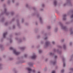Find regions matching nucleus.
<instances>
[{
  "label": "nucleus",
  "mask_w": 73,
  "mask_h": 73,
  "mask_svg": "<svg viewBox=\"0 0 73 73\" xmlns=\"http://www.w3.org/2000/svg\"><path fill=\"white\" fill-rule=\"evenodd\" d=\"M33 10H34L35 11L34 13H32L31 14V15L32 16H34L36 15L37 17L39 18V21L40 24H43V20L42 19V17L40 16V14L39 13L38 11L37 10H36V9L35 7H33Z\"/></svg>",
  "instance_id": "f257e3e1"
},
{
  "label": "nucleus",
  "mask_w": 73,
  "mask_h": 73,
  "mask_svg": "<svg viewBox=\"0 0 73 73\" xmlns=\"http://www.w3.org/2000/svg\"><path fill=\"white\" fill-rule=\"evenodd\" d=\"M7 9L6 8H5L4 9V12L0 14V17L1 16V15H4V14H5L7 16H8L9 15H10L11 16H13L14 15H15V12L13 11H11L10 12H7Z\"/></svg>",
  "instance_id": "f03ea898"
},
{
  "label": "nucleus",
  "mask_w": 73,
  "mask_h": 73,
  "mask_svg": "<svg viewBox=\"0 0 73 73\" xmlns=\"http://www.w3.org/2000/svg\"><path fill=\"white\" fill-rule=\"evenodd\" d=\"M67 1L64 3L63 5V7H66L67 5L68 6H70V7H73V4L72 3L70 0H66Z\"/></svg>",
  "instance_id": "7ed1b4c3"
},
{
  "label": "nucleus",
  "mask_w": 73,
  "mask_h": 73,
  "mask_svg": "<svg viewBox=\"0 0 73 73\" xmlns=\"http://www.w3.org/2000/svg\"><path fill=\"white\" fill-rule=\"evenodd\" d=\"M10 49L13 51V53L14 54H15V55H19V54H20V52H17L16 50L13 47H10Z\"/></svg>",
  "instance_id": "20e7f679"
},
{
  "label": "nucleus",
  "mask_w": 73,
  "mask_h": 73,
  "mask_svg": "<svg viewBox=\"0 0 73 73\" xmlns=\"http://www.w3.org/2000/svg\"><path fill=\"white\" fill-rule=\"evenodd\" d=\"M59 24L60 25L61 28L62 29L65 31H68V27H67L63 25L61 22H59Z\"/></svg>",
  "instance_id": "39448f33"
},
{
  "label": "nucleus",
  "mask_w": 73,
  "mask_h": 73,
  "mask_svg": "<svg viewBox=\"0 0 73 73\" xmlns=\"http://www.w3.org/2000/svg\"><path fill=\"white\" fill-rule=\"evenodd\" d=\"M50 44V42L49 40H47L46 41L45 44L44 46V48L45 49L47 48L48 46H49Z\"/></svg>",
  "instance_id": "423d86ee"
},
{
  "label": "nucleus",
  "mask_w": 73,
  "mask_h": 73,
  "mask_svg": "<svg viewBox=\"0 0 73 73\" xmlns=\"http://www.w3.org/2000/svg\"><path fill=\"white\" fill-rule=\"evenodd\" d=\"M31 58L32 60H36L37 58V56L34 53L31 57Z\"/></svg>",
  "instance_id": "0eeeda50"
},
{
  "label": "nucleus",
  "mask_w": 73,
  "mask_h": 73,
  "mask_svg": "<svg viewBox=\"0 0 73 73\" xmlns=\"http://www.w3.org/2000/svg\"><path fill=\"white\" fill-rule=\"evenodd\" d=\"M54 51L55 52H57L58 53V54H60L61 53H62V51H59V50L58 49H54Z\"/></svg>",
  "instance_id": "6e6552de"
},
{
  "label": "nucleus",
  "mask_w": 73,
  "mask_h": 73,
  "mask_svg": "<svg viewBox=\"0 0 73 73\" xmlns=\"http://www.w3.org/2000/svg\"><path fill=\"white\" fill-rule=\"evenodd\" d=\"M27 70L29 71V72H31V71H32V72L34 73H35V70H32V69H31V68H29V67H27Z\"/></svg>",
  "instance_id": "1a4fd4ad"
},
{
  "label": "nucleus",
  "mask_w": 73,
  "mask_h": 73,
  "mask_svg": "<svg viewBox=\"0 0 73 73\" xmlns=\"http://www.w3.org/2000/svg\"><path fill=\"white\" fill-rule=\"evenodd\" d=\"M16 22L17 26H18L19 28H20V19H16Z\"/></svg>",
  "instance_id": "9d476101"
},
{
  "label": "nucleus",
  "mask_w": 73,
  "mask_h": 73,
  "mask_svg": "<svg viewBox=\"0 0 73 73\" xmlns=\"http://www.w3.org/2000/svg\"><path fill=\"white\" fill-rule=\"evenodd\" d=\"M50 64H52L53 65H55L57 62L56 60H51L50 62Z\"/></svg>",
  "instance_id": "9b49d317"
},
{
  "label": "nucleus",
  "mask_w": 73,
  "mask_h": 73,
  "mask_svg": "<svg viewBox=\"0 0 73 73\" xmlns=\"http://www.w3.org/2000/svg\"><path fill=\"white\" fill-rule=\"evenodd\" d=\"M62 48L64 50H66V44H64L63 45Z\"/></svg>",
  "instance_id": "f8f14e48"
},
{
  "label": "nucleus",
  "mask_w": 73,
  "mask_h": 73,
  "mask_svg": "<svg viewBox=\"0 0 73 73\" xmlns=\"http://www.w3.org/2000/svg\"><path fill=\"white\" fill-rule=\"evenodd\" d=\"M53 4L54 6H56L57 5V1L54 0L53 1Z\"/></svg>",
  "instance_id": "ddd939ff"
},
{
  "label": "nucleus",
  "mask_w": 73,
  "mask_h": 73,
  "mask_svg": "<svg viewBox=\"0 0 73 73\" xmlns=\"http://www.w3.org/2000/svg\"><path fill=\"white\" fill-rule=\"evenodd\" d=\"M7 32H5L3 34V38H6V36L7 35Z\"/></svg>",
  "instance_id": "4468645a"
},
{
  "label": "nucleus",
  "mask_w": 73,
  "mask_h": 73,
  "mask_svg": "<svg viewBox=\"0 0 73 73\" xmlns=\"http://www.w3.org/2000/svg\"><path fill=\"white\" fill-rule=\"evenodd\" d=\"M63 62V67H65L66 65V64H65V58L63 57L62 58Z\"/></svg>",
  "instance_id": "2eb2a0df"
},
{
  "label": "nucleus",
  "mask_w": 73,
  "mask_h": 73,
  "mask_svg": "<svg viewBox=\"0 0 73 73\" xmlns=\"http://www.w3.org/2000/svg\"><path fill=\"white\" fill-rule=\"evenodd\" d=\"M66 16H67V15L66 14H64L63 15V17L62 18L63 20H66Z\"/></svg>",
  "instance_id": "dca6fc26"
},
{
  "label": "nucleus",
  "mask_w": 73,
  "mask_h": 73,
  "mask_svg": "<svg viewBox=\"0 0 73 73\" xmlns=\"http://www.w3.org/2000/svg\"><path fill=\"white\" fill-rule=\"evenodd\" d=\"M70 35H73V28H71L70 29Z\"/></svg>",
  "instance_id": "f3484780"
},
{
  "label": "nucleus",
  "mask_w": 73,
  "mask_h": 73,
  "mask_svg": "<svg viewBox=\"0 0 73 73\" xmlns=\"http://www.w3.org/2000/svg\"><path fill=\"white\" fill-rule=\"evenodd\" d=\"M16 20V17H14L12 19L11 21L9 22V23L10 24H11L12 22H13V21H15Z\"/></svg>",
  "instance_id": "a211bd4d"
},
{
  "label": "nucleus",
  "mask_w": 73,
  "mask_h": 73,
  "mask_svg": "<svg viewBox=\"0 0 73 73\" xmlns=\"http://www.w3.org/2000/svg\"><path fill=\"white\" fill-rule=\"evenodd\" d=\"M26 48V47H25V46L19 47V49H21V50H24V49H25Z\"/></svg>",
  "instance_id": "6ab92c4d"
},
{
  "label": "nucleus",
  "mask_w": 73,
  "mask_h": 73,
  "mask_svg": "<svg viewBox=\"0 0 73 73\" xmlns=\"http://www.w3.org/2000/svg\"><path fill=\"white\" fill-rule=\"evenodd\" d=\"M25 19L24 18H22L21 19V24H24Z\"/></svg>",
  "instance_id": "aec40b11"
},
{
  "label": "nucleus",
  "mask_w": 73,
  "mask_h": 73,
  "mask_svg": "<svg viewBox=\"0 0 73 73\" xmlns=\"http://www.w3.org/2000/svg\"><path fill=\"white\" fill-rule=\"evenodd\" d=\"M12 37V35H10V38H9L10 43H11L12 42V38H11Z\"/></svg>",
  "instance_id": "412c9836"
},
{
  "label": "nucleus",
  "mask_w": 73,
  "mask_h": 73,
  "mask_svg": "<svg viewBox=\"0 0 73 73\" xmlns=\"http://www.w3.org/2000/svg\"><path fill=\"white\" fill-rule=\"evenodd\" d=\"M28 64L30 66H32L33 65V63L32 62H30L28 63Z\"/></svg>",
  "instance_id": "4be33fe9"
},
{
  "label": "nucleus",
  "mask_w": 73,
  "mask_h": 73,
  "mask_svg": "<svg viewBox=\"0 0 73 73\" xmlns=\"http://www.w3.org/2000/svg\"><path fill=\"white\" fill-rule=\"evenodd\" d=\"M3 67V64L1 63L0 64V70H1Z\"/></svg>",
  "instance_id": "5701e85b"
},
{
  "label": "nucleus",
  "mask_w": 73,
  "mask_h": 73,
  "mask_svg": "<svg viewBox=\"0 0 73 73\" xmlns=\"http://www.w3.org/2000/svg\"><path fill=\"white\" fill-rule=\"evenodd\" d=\"M49 54L50 56H54V54L53 52H50L49 53Z\"/></svg>",
  "instance_id": "b1692460"
},
{
  "label": "nucleus",
  "mask_w": 73,
  "mask_h": 73,
  "mask_svg": "<svg viewBox=\"0 0 73 73\" xmlns=\"http://www.w3.org/2000/svg\"><path fill=\"white\" fill-rule=\"evenodd\" d=\"M58 31V28L56 27L54 28V32H57Z\"/></svg>",
  "instance_id": "393cba45"
},
{
  "label": "nucleus",
  "mask_w": 73,
  "mask_h": 73,
  "mask_svg": "<svg viewBox=\"0 0 73 73\" xmlns=\"http://www.w3.org/2000/svg\"><path fill=\"white\" fill-rule=\"evenodd\" d=\"M54 58L55 59V60H56L58 57V56L57 55H54Z\"/></svg>",
  "instance_id": "a878e982"
},
{
  "label": "nucleus",
  "mask_w": 73,
  "mask_h": 73,
  "mask_svg": "<svg viewBox=\"0 0 73 73\" xmlns=\"http://www.w3.org/2000/svg\"><path fill=\"white\" fill-rule=\"evenodd\" d=\"M47 29L48 30H50V29H51V26H48L46 27Z\"/></svg>",
  "instance_id": "bb28decb"
},
{
  "label": "nucleus",
  "mask_w": 73,
  "mask_h": 73,
  "mask_svg": "<svg viewBox=\"0 0 73 73\" xmlns=\"http://www.w3.org/2000/svg\"><path fill=\"white\" fill-rule=\"evenodd\" d=\"M13 71L15 73H18V72L16 70V68H14L13 70Z\"/></svg>",
  "instance_id": "cd10ccee"
},
{
  "label": "nucleus",
  "mask_w": 73,
  "mask_h": 73,
  "mask_svg": "<svg viewBox=\"0 0 73 73\" xmlns=\"http://www.w3.org/2000/svg\"><path fill=\"white\" fill-rule=\"evenodd\" d=\"M7 4L8 5H10L11 4V0H7Z\"/></svg>",
  "instance_id": "c85d7f7f"
},
{
  "label": "nucleus",
  "mask_w": 73,
  "mask_h": 73,
  "mask_svg": "<svg viewBox=\"0 0 73 73\" xmlns=\"http://www.w3.org/2000/svg\"><path fill=\"white\" fill-rule=\"evenodd\" d=\"M42 50L39 49L38 50V53L39 54H41V53H42Z\"/></svg>",
  "instance_id": "c756f323"
},
{
  "label": "nucleus",
  "mask_w": 73,
  "mask_h": 73,
  "mask_svg": "<svg viewBox=\"0 0 73 73\" xmlns=\"http://www.w3.org/2000/svg\"><path fill=\"white\" fill-rule=\"evenodd\" d=\"M25 7H26V8H29V4L28 3H26V4Z\"/></svg>",
  "instance_id": "7c9ffc66"
},
{
  "label": "nucleus",
  "mask_w": 73,
  "mask_h": 73,
  "mask_svg": "<svg viewBox=\"0 0 73 73\" xmlns=\"http://www.w3.org/2000/svg\"><path fill=\"white\" fill-rule=\"evenodd\" d=\"M18 44H20V43H21V42H22V39H19V40L18 41Z\"/></svg>",
  "instance_id": "2f4dec72"
},
{
  "label": "nucleus",
  "mask_w": 73,
  "mask_h": 73,
  "mask_svg": "<svg viewBox=\"0 0 73 73\" xmlns=\"http://www.w3.org/2000/svg\"><path fill=\"white\" fill-rule=\"evenodd\" d=\"M28 57V55L27 54H24L23 58H27Z\"/></svg>",
  "instance_id": "473e14b6"
},
{
  "label": "nucleus",
  "mask_w": 73,
  "mask_h": 73,
  "mask_svg": "<svg viewBox=\"0 0 73 73\" xmlns=\"http://www.w3.org/2000/svg\"><path fill=\"white\" fill-rule=\"evenodd\" d=\"M41 37V35H39L36 36V38L37 39H38Z\"/></svg>",
  "instance_id": "72a5a7b5"
},
{
  "label": "nucleus",
  "mask_w": 73,
  "mask_h": 73,
  "mask_svg": "<svg viewBox=\"0 0 73 73\" xmlns=\"http://www.w3.org/2000/svg\"><path fill=\"white\" fill-rule=\"evenodd\" d=\"M51 43L52 45H54L56 44V42L54 41H52Z\"/></svg>",
  "instance_id": "f704fd0d"
},
{
  "label": "nucleus",
  "mask_w": 73,
  "mask_h": 73,
  "mask_svg": "<svg viewBox=\"0 0 73 73\" xmlns=\"http://www.w3.org/2000/svg\"><path fill=\"white\" fill-rule=\"evenodd\" d=\"M0 48L2 49L3 48V45L2 44H0Z\"/></svg>",
  "instance_id": "c9c22d12"
},
{
  "label": "nucleus",
  "mask_w": 73,
  "mask_h": 73,
  "mask_svg": "<svg viewBox=\"0 0 73 73\" xmlns=\"http://www.w3.org/2000/svg\"><path fill=\"white\" fill-rule=\"evenodd\" d=\"M72 13L73 14L70 16V18L71 19H73V10L72 11Z\"/></svg>",
  "instance_id": "e433bc0d"
},
{
  "label": "nucleus",
  "mask_w": 73,
  "mask_h": 73,
  "mask_svg": "<svg viewBox=\"0 0 73 73\" xmlns=\"http://www.w3.org/2000/svg\"><path fill=\"white\" fill-rule=\"evenodd\" d=\"M4 20H5V18L3 17H2L1 20V21H2V22H3V21H4Z\"/></svg>",
  "instance_id": "4c0bfd02"
},
{
  "label": "nucleus",
  "mask_w": 73,
  "mask_h": 73,
  "mask_svg": "<svg viewBox=\"0 0 73 73\" xmlns=\"http://www.w3.org/2000/svg\"><path fill=\"white\" fill-rule=\"evenodd\" d=\"M22 40L23 41H25L26 40V38L25 37H23L22 38Z\"/></svg>",
  "instance_id": "58836bf2"
},
{
  "label": "nucleus",
  "mask_w": 73,
  "mask_h": 73,
  "mask_svg": "<svg viewBox=\"0 0 73 73\" xmlns=\"http://www.w3.org/2000/svg\"><path fill=\"white\" fill-rule=\"evenodd\" d=\"M38 29L37 28H36L34 29V32H37V31H38Z\"/></svg>",
  "instance_id": "ea45409f"
},
{
  "label": "nucleus",
  "mask_w": 73,
  "mask_h": 73,
  "mask_svg": "<svg viewBox=\"0 0 73 73\" xmlns=\"http://www.w3.org/2000/svg\"><path fill=\"white\" fill-rule=\"evenodd\" d=\"M61 73H64V72H65V70L64 69H62L61 70Z\"/></svg>",
  "instance_id": "a19ab883"
},
{
  "label": "nucleus",
  "mask_w": 73,
  "mask_h": 73,
  "mask_svg": "<svg viewBox=\"0 0 73 73\" xmlns=\"http://www.w3.org/2000/svg\"><path fill=\"white\" fill-rule=\"evenodd\" d=\"M21 33H15V35L16 36H17V35H20Z\"/></svg>",
  "instance_id": "79ce46f5"
},
{
  "label": "nucleus",
  "mask_w": 73,
  "mask_h": 73,
  "mask_svg": "<svg viewBox=\"0 0 73 73\" xmlns=\"http://www.w3.org/2000/svg\"><path fill=\"white\" fill-rule=\"evenodd\" d=\"M41 7H42V8H44L45 7V4H42L41 5Z\"/></svg>",
  "instance_id": "37998d69"
},
{
  "label": "nucleus",
  "mask_w": 73,
  "mask_h": 73,
  "mask_svg": "<svg viewBox=\"0 0 73 73\" xmlns=\"http://www.w3.org/2000/svg\"><path fill=\"white\" fill-rule=\"evenodd\" d=\"M16 28V26L15 25H13V29H15Z\"/></svg>",
  "instance_id": "c03bdc74"
},
{
  "label": "nucleus",
  "mask_w": 73,
  "mask_h": 73,
  "mask_svg": "<svg viewBox=\"0 0 73 73\" xmlns=\"http://www.w3.org/2000/svg\"><path fill=\"white\" fill-rule=\"evenodd\" d=\"M3 7H4V8H5V7H6L7 5H6V4H4L3 5Z\"/></svg>",
  "instance_id": "a18cd8bd"
},
{
  "label": "nucleus",
  "mask_w": 73,
  "mask_h": 73,
  "mask_svg": "<svg viewBox=\"0 0 73 73\" xmlns=\"http://www.w3.org/2000/svg\"><path fill=\"white\" fill-rule=\"evenodd\" d=\"M44 40H47L48 39V36H46L44 38Z\"/></svg>",
  "instance_id": "49530a36"
},
{
  "label": "nucleus",
  "mask_w": 73,
  "mask_h": 73,
  "mask_svg": "<svg viewBox=\"0 0 73 73\" xmlns=\"http://www.w3.org/2000/svg\"><path fill=\"white\" fill-rule=\"evenodd\" d=\"M70 23H73V19H71L70 21Z\"/></svg>",
  "instance_id": "de8ad7c7"
},
{
  "label": "nucleus",
  "mask_w": 73,
  "mask_h": 73,
  "mask_svg": "<svg viewBox=\"0 0 73 73\" xmlns=\"http://www.w3.org/2000/svg\"><path fill=\"white\" fill-rule=\"evenodd\" d=\"M12 3H15V0H12Z\"/></svg>",
  "instance_id": "09e8293b"
},
{
  "label": "nucleus",
  "mask_w": 73,
  "mask_h": 73,
  "mask_svg": "<svg viewBox=\"0 0 73 73\" xmlns=\"http://www.w3.org/2000/svg\"><path fill=\"white\" fill-rule=\"evenodd\" d=\"M64 41H65V40L64 39H63L61 40H60V41L62 42H64Z\"/></svg>",
  "instance_id": "8fccbe9b"
},
{
  "label": "nucleus",
  "mask_w": 73,
  "mask_h": 73,
  "mask_svg": "<svg viewBox=\"0 0 73 73\" xmlns=\"http://www.w3.org/2000/svg\"><path fill=\"white\" fill-rule=\"evenodd\" d=\"M58 48H62V46H60V45H58Z\"/></svg>",
  "instance_id": "3c124183"
},
{
  "label": "nucleus",
  "mask_w": 73,
  "mask_h": 73,
  "mask_svg": "<svg viewBox=\"0 0 73 73\" xmlns=\"http://www.w3.org/2000/svg\"><path fill=\"white\" fill-rule=\"evenodd\" d=\"M48 58H46L45 59V61H46V62L47 61H48Z\"/></svg>",
  "instance_id": "603ef678"
},
{
  "label": "nucleus",
  "mask_w": 73,
  "mask_h": 73,
  "mask_svg": "<svg viewBox=\"0 0 73 73\" xmlns=\"http://www.w3.org/2000/svg\"><path fill=\"white\" fill-rule=\"evenodd\" d=\"M40 11H44V9L40 8Z\"/></svg>",
  "instance_id": "864d4df0"
},
{
  "label": "nucleus",
  "mask_w": 73,
  "mask_h": 73,
  "mask_svg": "<svg viewBox=\"0 0 73 73\" xmlns=\"http://www.w3.org/2000/svg\"><path fill=\"white\" fill-rule=\"evenodd\" d=\"M8 22H6L5 24V25H6V26L8 25Z\"/></svg>",
  "instance_id": "5fc2aeb1"
},
{
  "label": "nucleus",
  "mask_w": 73,
  "mask_h": 73,
  "mask_svg": "<svg viewBox=\"0 0 73 73\" xmlns=\"http://www.w3.org/2000/svg\"><path fill=\"white\" fill-rule=\"evenodd\" d=\"M13 60V58H9V60Z\"/></svg>",
  "instance_id": "6e6d98bb"
},
{
  "label": "nucleus",
  "mask_w": 73,
  "mask_h": 73,
  "mask_svg": "<svg viewBox=\"0 0 73 73\" xmlns=\"http://www.w3.org/2000/svg\"><path fill=\"white\" fill-rule=\"evenodd\" d=\"M70 23V22H67L66 23V24H69Z\"/></svg>",
  "instance_id": "4d7b16f0"
},
{
  "label": "nucleus",
  "mask_w": 73,
  "mask_h": 73,
  "mask_svg": "<svg viewBox=\"0 0 73 73\" xmlns=\"http://www.w3.org/2000/svg\"><path fill=\"white\" fill-rule=\"evenodd\" d=\"M31 48H35V46L34 45H33L31 46Z\"/></svg>",
  "instance_id": "13d9d810"
},
{
  "label": "nucleus",
  "mask_w": 73,
  "mask_h": 73,
  "mask_svg": "<svg viewBox=\"0 0 73 73\" xmlns=\"http://www.w3.org/2000/svg\"><path fill=\"white\" fill-rule=\"evenodd\" d=\"M44 41L42 40V41H41V42H40V43H41L42 44H44Z\"/></svg>",
  "instance_id": "bf43d9fd"
},
{
  "label": "nucleus",
  "mask_w": 73,
  "mask_h": 73,
  "mask_svg": "<svg viewBox=\"0 0 73 73\" xmlns=\"http://www.w3.org/2000/svg\"><path fill=\"white\" fill-rule=\"evenodd\" d=\"M44 71H46V70H47V68H44Z\"/></svg>",
  "instance_id": "052dcab7"
},
{
  "label": "nucleus",
  "mask_w": 73,
  "mask_h": 73,
  "mask_svg": "<svg viewBox=\"0 0 73 73\" xmlns=\"http://www.w3.org/2000/svg\"><path fill=\"white\" fill-rule=\"evenodd\" d=\"M56 73V71H52V73Z\"/></svg>",
  "instance_id": "680f3d73"
},
{
  "label": "nucleus",
  "mask_w": 73,
  "mask_h": 73,
  "mask_svg": "<svg viewBox=\"0 0 73 73\" xmlns=\"http://www.w3.org/2000/svg\"><path fill=\"white\" fill-rule=\"evenodd\" d=\"M37 48H40V45H38L37 46H36Z\"/></svg>",
  "instance_id": "e2e57ef3"
},
{
  "label": "nucleus",
  "mask_w": 73,
  "mask_h": 73,
  "mask_svg": "<svg viewBox=\"0 0 73 73\" xmlns=\"http://www.w3.org/2000/svg\"><path fill=\"white\" fill-rule=\"evenodd\" d=\"M35 23L36 25H38V22H36Z\"/></svg>",
  "instance_id": "0e129e2a"
},
{
  "label": "nucleus",
  "mask_w": 73,
  "mask_h": 73,
  "mask_svg": "<svg viewBox=\"0 0 73 73\" xmlns=\"http://www.w3.org/2000/svg\"><path fill=\"white\" fill-rule=\"evenodd\" d=\"M72 45V42H70V45Z\"/></svg>",
  "instance_id": "69168bd1"
},
{
  "label": "nucleus",
  "mask_w": 73,
  "mask_h": 73,
  "mask_svg": "<svg viewBox=\"0 0 73 73\" xmlns=\"http://www.w3.org/2000/svg\"><path fill=\"white\" fill-rule=\"evenodd\" d=\"M15 39H16V40H18V37H16L15 38Z\"/></svg>",
  "instance_id": "338daca9"
},
{
  "label": "nucleus",
  "mask_w": 73,
  "mask_h": 73,
  "mask_svg": "<svg viewBox=\"0 0 73 73\" xmlns=\"http://www.w3.org/2000/svg\"><path fill=\"white\" fill-rule=\"evenodd\" d=\"M71 70H72V71H73V68H71L70 69Z\"/></svg>",
  "instance_id": "774afa93"
}]
</instances>
